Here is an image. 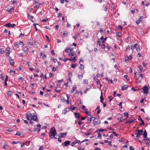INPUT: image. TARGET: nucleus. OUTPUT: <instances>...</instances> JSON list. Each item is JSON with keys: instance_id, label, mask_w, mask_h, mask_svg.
<instances>
[{"instance_id": "nucleus-1", "label": "nucleus", "mask_w": 150, "mask_h": 150, "mask_svg": "<svg viewBox=\"0 0 150 150\" xmlns=\"http://www.w3.org/2000/svg\"><path fill=\"white\" fill-rule=\"evenodd\" d=\"M26 118L28 120H33L35 122H38V121L36 113H33V114L31 113L30 115H28V113H26Z\"/></svg>"}, {"instance_id": "nucleus-2", "label": "nucleus", "mask_w": 150, "mask_h": 150, "mask_svg": "<svg viewBox=\"0 0 150 150\" xmlns=\"http://www.w3.org/2000/svg\"><path fill=\"white\" fill-rule=\"evenodd\" d=\"M57 134L56 131L54 127H52L50 131L49 135L51 138L53 139Z\"/></svg>"}, {"instance_id": "nucleus-3", "label": "nucleus", "mask_w": 150, "mask_h": 150, "mask_svg": "<svg viewBox=\"0 0 150 150\" xmlns=\"http://www.w3.org/2000/svg\"><path fill=\"white\" fill-rule=\"evenodd\" d=\"M88 141V139H85V140H83V141H82L81 142H80V140H78L76 139L74 142H72L71 144V146L72 147H74L75 146V144L77 143H79L81 144L82 143L84 142H87Z\"/></svg>"}, {"instance_id": "nucleus-4", "label": "nucleus", "mask_w": 150, "mask_h": 150, "mask_svg": "<svg viewBox=\"0 0 150 150\" xmlns=\"http://www.w3.org/2000/svg\"><path fill=\"white\" fill-rule=\"evenodd\" d=\"M136 120L135 118L132 117L129 120H127L125 122L126 124L131 123L136 121Z\"/></svg>"}, {"instance_id": "nucleus-5", "label": "nucleus", "mask_w": 150, "mask_h": 150, "mask_svg": "<svg viewBox=\"0 0 150 150\" xmlns=\"http://www.w3.org/2000/svg\"><path fill=\"white\" fill-rule=\"evenodd\" d=\"M10 48L9 47H7L6 50L5 52L6 53V56L9 57V54L11 52V51L10 50Z\"/></svg>"}, {"instance_id": "nucleus-6", "label": "nucleus", "mask_w": 150, "mask_h": 150, "mask_svg": "<svg viewBox=\"0 0 150 150\" xmlns=\"http://www.w3.org/2000/svg\"><path fill=\"white\" fill-rule=\"evenodd\" d=\"M36 126L37 128H35L34 129V130L35 131L38 132L40 131V128H41V126L40 124H37Z\"/></svg>"}, {"instance_id": "nucleus-7", "label": "nucleus", "mask_w": 150, "mask_h": 150, "mask_svg": "<svg viewBox=\"0 0 150 150\" xmlns=\"http://www.w3.org/2000/svg\"><path fill=\"white\" fill-rule=\"evenodd\" d=\"M70 143V142L69 141H66L64 142V143L62 144V146H66L69 145Z\"/></svg>"}, {"instance_id": "nucleus-8", "label": "nucleus", "mask_w": 150, "mask_h": 150, "mask_svg": "<svg viewBox=\"0 0 150 150\" xmlns=\"http://www.w3.org/2000/svg\"><path fill=\"white\" fill-rule=\"evenodd\" d=\"M143 92L145 94H148V89L147 86H145L143 88Z\"/></svg>"}, {"instance_id": "nucleus-9", "label": "nucleus", "mask_w": 150, "mask_h": 150, "mask_svg": "<svg viewBox=\"0 0 150 150\" xmlns=\"http://www.w3.org/2000/svg\"><path fill=\"white\" fill-rule=\"evenodd\" d=\"M8 60H9V62L10 63V64L11 65H13L15 63V62L13 60L12 58L9 57L8 58Z\"/></svg>"}, {"instance_id": "nucleus-10", "label": "nucleus", "mask_w": 150, "mask_h": 150, "mask_svg": "<svg viewBox=\"0 0 150 150\" xmlns=\"http://www.w3.org/2000/svg\"><path fill=\"white\" fill-rule=\"evenodd\" d=\"M14 9L13 7H11V8L10 9H8L6 10V11L10 13H12L13 12H14Z\"/></svg>"}, {"instance_id": "nucleus-11", "label": "nucleus", "mask_w": 150, "mask_h": 150, "mask_svg": "<svg viewBox=\"0 0 150 150\" xmlns=\"http://www.w3.org/2000/svg\"><path fill=\"white\" fill-rule=\"evenodd\" d=\"M67 133L64 132V133H61L59 134V136L61 138H65L67 136Z\"/></svg>"}, {"instance_id": "nucleus-12", "label": "nucleus", "mask_w": 150, "mask_h": 150, "mask_svg": "<svg viewBox=\"0 0 150 150\" xmlns=\"http://www.w3.org/2000/svg\"><path fill=\"white\" fill-rule=\"evenodd\" d=\"M143 133V131L142 130H137V131L135 132V134H137L139 135H142Z\"/></svg>"}, {"instance_id": "nucleus-13", "label": "nucleus", "mask_w": 150, "mask_h": 150, "mask_svg": "<svg viewBox=\"0 0 150 150\" xmlns=\"http://www.w3.org/2000/svg\"><path fill=\"white\" fill-rule=\"evenodd\" d=\"M64 51L68 53L71 52L72 51V50H71L70 47H67L64 50Z\"/></svg>"}, {"instance_id": "nucleus-14", "label": "nucleus", "mask_w": 150, "mask_h": 150, "mask_svg": "<svg viewBox=\"0 0 150 150\" xmlns=\"http://www.w3.org/2000/svg\"><path fill=\"white\" fill-rule=\"evenodd\" d=\"M75 115L76 118H78V120H79L80 114V113H74Z\"/></svg>"}, {"instance_id": "nucleus-15", "label": "nucleus", "mask_w": 150, "mask_h": 150, "mask_svg": "<svg viewBox=\"0 0 150 150\" xmlns=\"http://www.w3.org/2000/svg\"><path fill=\"white\" fill-rule=\"evenodd\" d=\"M13 92L11 91H8L7 93V94L8 96H11L13 94Z\"/></svg>"}, {"instance_id": "nucleus-16", "label": "nucleus", "mask_w": 150, "mask_h": 150, "mask_svg": "<svg viewBox=\"0 0 150 150\" xmlns=\"http://www.w3.org/2000/svg\"><path fill=\"white\" fill-rule=\"evenodd\" d=\"M127 87L128 86L127 85H125L124 86H122V90H125L127 89Z\"/></svg>"}, {"instance_id": "nucleus-17", "label": "nucleus", "mask_w": 150, "mask_h": 150, "mask_svg": "<svg viewBox=\"0 0 150 150\" xmlns=\"http://www.w3.org/2000/svg\"><path fill=\"white\" fill-rule=\"evenodd\" d=\"M81 108L82 110H84V112H88L87 111V110L85 106L83 105Z\"/></svg>"}, {"instance_id": "nucleus-18", "label": "nucleus", "mask_w": 150, "mask_h": 150, "mask_svg": "<svg viewBox=\"0 0 150 150\" xmlns=\"http://www.w3.org/2000/svg\"><path fill=\"white\" fill-rule=\"evenodd\" d=\"M88 119L87 120L88 122H90L92 120V119L93 118V117L91 116H90V117H87Z\"/></svg>"}, {"instance_id": "nucleus-19", "label": "nucleus", "mask_w": 150, "mask_h": 150, "mask_svg": "<svg viewBox=\"0 0 150 150\" xmlns=\"http://www.w3.org/2000/svg\"><path fill=\"white\" fill-rule=\"evenodd\" d=\"M100 102L102 103H103V96L102 93V92L101 93V95L100 96Z\"/></svg>"}, {"instance_id": "nucleus-20", "label": "nucleus", "mask_w": 150, "mask_h": 150, "mask_svg": "<svg viewBox=\"0 0 150 150\" xmlns=\"http://www.w3.org/2000/svg\"><path fill=\"white\" fill-rule=\"evenodd\" d=\"M104 141L105 143L109 142V146H112V145L111 144V142H109L108 140H104Z\"/></svg>"}, {"instance_id": "nucleus-21", "label": "nucleus", "mask_w": 150, "mask_h": 150, "mask_svg": "<svg viewBox=\"0 0 150 150\" xmlns=\"http://www.w3.org/2000/svg\"><path fill=\"white\" fill-rule=\"evenodd\" d=\"M75 54L76 53L75 52H73L71 53H70L69 54V56L71 57L75 55Z\"/></svg>"}, {"instance_id": "nucleus-22", "label": "nucleus", "mask_w": 150, "mask_h": 150, "mask_svg": "<svg viewBox=\"0 0 150 150\" xmlns=\"http://www.w3.org/2000/svg\"><path fill=\"white\" fill-rule=\"evenodd\" d=\"M4 52V48L0 49V54H3Z\"/></svg>"}, {"instance_id": "nucleus-23", "label": "nucleus", "mask_w": 150, "mask_h": 150, "mask_svg": "<svg viewBox=\"0 0 150 150\" xmlns=\"http://www.w3.org/2000/svg\"><path fill=\"white\" fill-rule=\"evenodd\" d=\"M77 65L76 64H72L71 65V67L74 69H75V68L76 67Z\"/></svg>"}, {"instance_id": "nucleus-24", "label": "nucleus", "mask_w": 150, "mask_h": 150, "mask_svg": "<svg viewBox=\"0 0 150 150\" xmlns=\"http://www.w3.org/2000/svg\"><path fill=\"white\" fill-rule=\"evenodd\" d=\"M79 68L81 70H83L84 68V66L83 64H80Z\"/></svg>"}, {"instance_id": "nucleus-25", "label": "nucleus", "mask_w": 150, "mask_h": 150, "mask_svg": "<svg viewBox=\"0 0 150 150\" xmlns=\"http://www.w3.org/2000/svg\"><path fill=\"white\" fill-rule=\"evenodd\" d=\"M63 34L64 36H67V32L66 31H64Z\"/></svg>"}, {"instance_id": "nucleus-26", "label": "nucleus", "mask_w": 150, "mask_h": 150, "mask_svg": "<svg viewBox=\"0 0 150 150\" xmlns=\"http://www.w3.org/2000/svg\"><path fill=\"white\" fill-rule=\"evenodd\" d=\"M100 122V121L99 120L98 121H93V125H97L98 124H99Z\"/></svg>"}, {"instance_id": "nucleus-27", "label": "nucleus", "mask_w": 150, "mask_h": 150, "mask_svg": "<svg viewBox=\"0 0 150 150\" xmlns=\"http://www.w3.org/2000/svg\"><path fill=\"white\" fill-rule=\"evenodd\" d=\"M63 81V79L59 80L58 81V84H57V85L58 86Z\"/></svg>"}, {"instance_id": "nucleus-28", "label": "nucleus", "mask_w": 150, "mask_h": 150, "mask_svg": "<svg viewBox=\"0 0 150 150\" xmlns=\"http://www.w3.org/2000/svg\"><path fill=\"white\" fill-rule=\"evenodd\" d=\"M116 34L117 36L119 37H121L122 36L121 33L120 32H117L116 33Z\"/></svg>"}, {"instance_id": "nucleus-29", "label": "nucleus", "mask_w": 150, "mask_h": 150, "mask_svg": "<svg viewBox=\"0 0 150 150\" xmlns=\"http://www.w3.org/2000/svg\"><path fill=\"white\" fill-rule=\"evenodd\" d=\"M144 137H147V132L146 130H145L144 132Z\"/></svg>"}, {"instance_id": "nucleus-30", "label": "nucleus", "mask_w": 150, "mask_h": 150, "mask_svg": "<svg viewBox=\"0 0 150 150\" xmlns=\"http://www.w3.org/2000/svg\"><path fill=\"white\" fill-rule=\"evenodd\" d=\"M99 108H100L99 106H98L97 107V108H96V110H98L97 112H100L101 110H100V109H99Z\"/></svg>"}, {"instance_id": "nucleus-31", "label": "nucleus", "mask_w": 150, "mask_h": 150, "mask_svg": "<svg viewBox=\"0 0 150 150\" xmlns=\"http://www.w3.org/2000/svg\"><path fill=\"white\" fill-rule=\"evenodd\" d=\"M61 100L62 102H64L65 101V99L63 97L61 96Z\"/></svg>"}, {"instance_id": "nucleus-32", "label": "nucleus", "mask_w": 150, "mask_h": 150, "mask_svg": "<svg viewBox=\"0 0 150 150\" xmlns=\"http://www.w3.org/2000/svg\"><path fill=\"white\" fill-rule=\"evenodd\" d=\"M5 26L8 27L10 28L11 27V24L10 23H8L6 24Z\"/></svg>"}, {"instance_id": "nucleus-33", "label": "nucleus", "mask_w": 150, "mask_h": 150, "mask_svg": "<svg viewBox=\"0 0 150 150\" xmlns=\"http://www.w3.org/2000/svg\"><path fill=\"white\" fill-rule=\"evenodd\" d=\"M98 131L99 132H103L104 131H105L106 130L105 129H98Z\"/></svg>"}, {"instance_id": "nucleus-34", "label": "nucleus", "mask_w": 150, "mask_h": 150, "mask_svg": "<svg viewBox=\"0 0 150 150\" xmlns=\"http://www.w3.org/2000/svg\"><path fill=\"white\" fill-rule=\"evenodd\" d=\"M24 49H25V50H24V51L25 52H27L28 51V47L26 46H25L24 47Z\"/></svg>"}, {"instance_id": "nucleus-35", "label": "nucleus", "mask_w": 150, "mask_h": 150, "mask_svg": "<svg viewBox=\"0 0 150 150\" xmlns=\"http://www.w3.org/2000/svg\"><path fill=\"white\" fill-rule=\"evenodd\" d=\"M41 4H37L36 5H35V6H34V8H39V6L40 5H41Z\"/></svg>"}, {"instance_id": "nucleus-36", "label": "nucleus", "mask_w": 150, "mask_h": 150, "mask_svg": "<svg viewBox=\"0 0 150 150\" xmlns=\"http://www.w3.org/2000/svg\"><path fill=\"white\" fill-rule=\"evenodd\" d=\"M129 115L128 113H124V117H126V118L129 117Z\"/></svg>"}, {"instance_id": "nucleus-37", "label": "nucleus", "mask_w": 150, "mask_h": 150, "mask_svg": "<svg viewBox=\"0 0 150 150\" xmlns=\"http://www.w3.org/2000/svg\"><path fill=\"white\" fill-rule=\"evenodd\" d=\"M83 74L79 75L78 76V78L80 79H82L83 78Z\"/></svg>"}, {"instance_id": "nucleus-38", "label": "nucleus", "mask_w": 150, "mask_h": 150, "mask_svg": "<svg viewBox=\"0 0 150 150\" xmlns=\"http://www.w3.org/2000/svg\"><path fill=\"white\" fill-rule=\"evenodd\" d=\"M78 150H84V148L83 147H80L77 148Z\"/></svg>"}, {"instance_id": "nucleus-39", "label": "nucleus", "mask_w": 150, "mask_h": 150, "mask_svg": "<svg viewBox=\"0 0 150 150\" xmlns=\"http://www.w3.org/2000/svg\"><path fill=\"white\" fill-rule=\"evenodd\" d=\"M88 83V80H87L84 79L83 81V83L84 84H87Z\"/></svg>"}, {"instance_id": "nucleus-40", "label": "nucleus", "mask_w": 150, "mask_h": 150, "mask_svg": "<svg viewBox=\"0 0 150 150\" xmlns=\"http://www.w3.org/2000/svg\"><path fill=\"white\" fill-rule=\"evenodd\" d=\"M145 139H144V140H146L147 141H148L149 142H150V139L148 138L147 137H145Z\"/></svg>"}, {"instance_id": "nucleus-41", "label": "nucleus", "mask_w": 150, "mask_h": 150, "mask_svg": "<svg viewBox=\"0 0 150 150\" xmlns=\"http://www.w3.org/2000/svg\"><path fill=\"white\" fill-rule=\"evenodd\" d=\"M76 108V107H74L72 108H70V109L72 112L73 110H75V109Z\"/></svg>"}, {"instance_id": "nucleus-42", "label": "nucleus", "mask_w": 150, "mask_h": 150, "mask_svg": "<svg viewBox=\"0 0 150 150\" xmlns=\"http://www.w3.org/2000/svg\"><path fill=\"white\" fill-rule=\"evenodd\" d=\"M143 16H141L140 17V18H139V20L140 22V21H142V19H143Z\"/></svg>"}, {"instance_id": "nucleus-43", "label": "nucleus", "mask_w": 150, "mask_h": 150, "mask_svg": "<svg viewBox=\"0 0 150 150\" xmlns=\"http://www.w3.org/2000/svg\"><path fill=\"white\" fill-rule=\"evenodd\" d=\"M138 68L139 69L142 70L143 69V67L140 65H139L138 67Z\"/></svg>"}, {"instance_id": "nucleus-44", "label": "nucleus", "mask_w": 150, "mask_h": 150, "mask_svg": "<svg viewBox=\"0 0 150 150\" xmlns=\"http://www.w3.org/2000/svg\"><path fill=\"white\" fill-rule=\"evenodd\" d=\"M112 133L116 137H118L119 136V134L116 133L115 132L113 131L112 132Z\"/></svg>"}, {"instance_id": "nucleus-45", "label": "nucleus", "mask_w": 150, "mask_h": 150, "mask_svg": "<svg viewBox=\"0 0 150 150\" xmlns=\"http://www.w3.org/2000/svg\"><path fill=\"white\" fill-rule=\"evenodd\" d=\"M18 143H21V142H19V141H17V142H16L15 141H13L12 142V143L13 144H17Z\"/></svg>"}, {"instance_id": "nucleus-46", "label": "nucleus", "mask_w": 150, "mask_h": 150, "mask_svg": "<svg viewBox=\"0 0 150 150\" xmlns=\"http://www.w3.org/2000/svg\"><path fill=\"white\" fill-rule=\"evenodd\" d=\"M22 134L20 133L19 132H17L16 133V134H15L16 135H18L19 136H21V135Z\"/></svg>"}, {"instance_id": "nucleus-47", "label": "nucleus", "mask_w": 150, "mask_h": 150, "mask_svg": "<svg viewBox=\"0 0 150 150\" xmlns=\"http://www.w3.org/2000/svg\"><path fill=\"white\" fill-rule=\"evenodd\" d=\"M36 24L35 23H34L33 24V26L35 27V30L36 31H37L38 29L37 28L36 26Z\"/></svg>"}, {"instance_id": "nucleus-48", "label": "nucleus", "mask_w": 150, "mask_h": 150, "mask_svg": "<svg viewBox=\"0 0 150 150\" xmlns=\"http://www.w3.org/2000/svg\"><path fill=\"white\" fill-rule=\"evenodd\" d=\"M97 43L100 46L101 45V42L100 40L99 39H98V40L97 41Z\"/></svg>"}, {"instance_id": "nucleus-49", "label": "nucleus", "mask_w": 150, "mask_h": 150, "mask_svg": "<svg viewBox=\"0 0 150 150\" xmlns=\"http://www.w3.org/2000/svg\"><path fill=\"white\" fill-rule=\"evenodd\" d=\"M76 88L73 87L72 88V90L71 91V93L73 92L76 89Z\"/></svg>"}, {"instance_id": "nucleus-50", "label": "nucleus", "mask_w": 150, "mask_h": 150, "mask_svg": "<svg viewBox=\"0 0 150 150\" xmlns=\"http://www.w3.org/2000/svg\"><path fill=\"white\" fill-rule=\"evenodd\" d=\"M19 44V43H18V42L15 43L14 44V46L15 47H16L18 46Z\"/></svg>"}, {"instance_id": "nucleus-51", "label": "nucleus", "mask_w": 150, "mask_h": 150, "mask_svg": "<svg viewBox=\"0 0 150 150\" xmlns=\"http://www.w3.org/2000/svg\"><path fill=\"white\" fill-rule=\"evenodd\" d=\"M137 44H135L134 45V47L135 48V49L137 51Z\"/></svg>"}, {"instance_id": "nucleus-52", "label": "nucleus", "mask_w": 150, "mask_h": 150, "mask_svg": "<svg viewBox=\"0 0 150 150\" xmlns=\"http://www.w3.org/2000/svg\"><path fill=\"white\" fill-rule=\"evenodd\" d=\"M28 16L29 18L32 19L33 18V16L31 15H30L29 14H28Z\"/></svg>"}, {"instance_id": "nucleus-53", "label": "nucleus", "mask_w": 150, "mask_h": 150, "mask_svg": "<svg viewBox=\"0 0 150 150\" xmlns=\"http://www.w3.org/2000/svg\"><path fill=\"white\" fill-rule=\"evenodd\" d=\"M86 117H81V119H79V120H80V121H81V120H84L86 119Z\"/></svg>"}, {"instance_id": "nucleus-54", "label": "nucleus", "mask_w": 150, "mask_h": 150, "mask_svg": "<svg viewBox=\"0 0 150 150\" xmlns=\"http://www.w3.org/2000/svg\"><path fill=\"white\" fill-rule=\"evenodd\" d=\"M57 70V68H54V67H53L52 68V71H56Z\"/></svg>"}, {"instance_id": "nucleus-55", "label": "nucleus", "mask_w": 150, "mask_h": 150, "mask_svg": "<svg viewBox=\"0 0 150 150\" xmlns=\"http://www.w3.org/2000/svg\"><path fill=\"white\" fill-rule=\"evenodd\" d=\"M108 99L110 100L109 101H110L113 98L111 96H110L108 97Z\"/></svg>"}, {"instance_id": "nucleus-56", "label": "nucleus", "mask_w": 150, "mask_h": 150, "mask_svg": "<svg viewBox=\"0 0 150 150\" xmlns=\"http://www.w3.org/2000/svg\"><path fill=\"white\" fill-rule=\"evenodd\" d=\"M44 52H45L44 51H41L40 52V56L41 57L43 54H44Z\"/></svg>"}, {"instance_id": "nucleus-57", "label": "nucleus", "mask_w": 150, "mask_h": 150, "mask_svg": "<svg viewBox=\"0 0 150 150\" xmlns=\"http://www.w3.org/2000/svg\"><path fill=\"white\" fill-rule=\"evenodd\" d=\"M4 76H3L2 75H1V78L2 80H4Z\"/></svg>"}, {"instance_id": "nucleus-58", "label": "nucleus", "mask_w": 150, "mask_h": 150, "mask_svg": "<svg viewBox=\"0 0 150 150\" xmlns=\"http://www.w3.org/2000/svg\"><path fill=\"white\" fill-rule=\"evenodd\" d=\"M97 137L99 138H101V135L100 133H99L98 134Z\"/></svg>"}, {"instance_id": "nucleus-59", "label": "nucleus", "mask_w": 150, "mask_h": 150, "mask_svg": "<svg viewBox=\"0 0 150 150\" xmlns=\"http://www.w3.org/2000/svg\"><path fill=\"white\" fill-rule=\"evenodd\" d=\"M101 48L103 49H104L105 48V45L104 44H102L101 45H100Z\"/></svg>"}, {"instance_id": "nucleus-60", "label": "nucleus", "mask_w": 150, "mask_h": 150, "mask_svg": "<svg viewBox=\"0 0 150 150\" xmlns=\"http://www.w3.org/2000/svg\"><path fill=\"white\" fill-rule=\"evenodd\" d=\"M52 59L54 62H56L57 61V59H56L52 58Z\"/></svg>"}, {"instance_id": "nucleus-61", "label": "nucleus", "mask_w": 150, "mask_h": 150, "mask_svg": "<svg viewBox=\"0 0 150 150\" xmlns=\"http://www.w3.org/2000/svg\"><path fill=\"white\" fill-rule=\"evenodd\" d=\"M107 128L110 130H113L114 129L111 127H108Z\"/></svg>"}, {"instance_id": "nucleus-62", "label": "nucleus", "mask_w": 150, "mask_h": 150, "mask_svg": "<svg viewBox=\"0 0 150 150\" xmlns=\"http://www.w3.org/2000/svg\"><path fill=\"white\" fill-rule=\"evenodd\" d=\"M43 146H42L40 147L39 150H43Z\"/></svg>"}, {"instance_id": "nucleus-63", "label": "nucleus", "mask_w": 150, "mask_h": 150, "mask_svg": "<svg viewBox=\"0 0 150 150\" xmlns=\"http://www.w3.org/2000/svg\"><path fill=\"white\" fill-rule=\"evenodd\" d=\"M129 149L130 150H134V149L133 148V147H132V146H130Z\"/></svg>"}, {"instance_id": "nucleus-64", "label": "nucleus", "mask_w": 150, "mask_h": 150, "mask_svg": "<svg viewBox=\"0 0 150 150\" xmlns=\"http://www.w3.org/2000/svg\"><path fill=\"white\" fill-rule=\"evenodd\" d=\"M24 36V34L22 33H21L19 35V37H23Z\"/></svg>"}]
</instances>
